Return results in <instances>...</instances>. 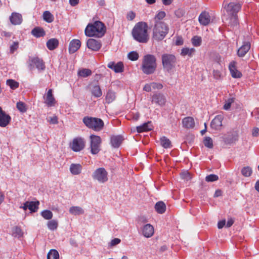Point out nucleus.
<instances>
[{
    "mask_svg": "<svg viewBox=\"0 0 259 259\" xmlns=\"http://www.w3.org/2000/svg\"><path fill=\"white\" fill-rule=\"evenodd\" d=\"M6 84L12 90H15L19 87V83L13 79H8Z\"/></svg>",
    "mask_w": 259,
    "mask_h": 259,
    "instance_id": "41",
    "label": "nucleus"
},
{
    "mask_svg": "<svg viewBox=\"0 0 259 259\" xmlns=\"http://www.w3.org/2000/svg\"><path fill=\"white\" fill-rule=\"evenodd\" d=\"M69 4L72 6H76L79 2V0H69Z\"/></svg>",
    "mask_w": 259,
    "mask_h": 259,
    "instance_id": "64",
    "label": "nucleus"
},
{
    "mask_svg": "<svg viewBox=\"0 0 259 259\" xmlns=\"http://www.w3.org/2000/svg\"><path fill=\"white\" fill-rule=\"evenodd\" d=\"M226 23L232 28L237 27L239 24L238 16L228 15V17L226 19Z\"/></svg>",
    "mask_w": 259,
    "mask_h": 259,
    "instance_id": "20",
    "label": "nucleus"
},
{
    "mask_svg": "<svg viewBox=\"0 0 259 259\" xmlns=\"http://www.w3.org/2000/svg\"><path fill=\"white\" fill-rule=\"evenodd\" d=\"M241 8V4L239 3L231 2L228 4L226 10L228 15H237V13Z\"/></svg>",
    "mask_w": 259,
    "mask_h": 259,
    "instance_id": "10",
    "label": "nucleus"
},
{
    "mask_svg": "<svg viewBox=\"0 0 259 259\" xmlns=\"http://www.w3.org/2000/svg\"><path fill=\"white\" fill-rule=\"evenodd\" d=\"M42 217L46 220H50L53 217L52 211L49 210H45L41 212Z\"/></svg>",
    "mask_w": 259,
    "mask_h": 259,
    "instance_id": "48",
    "label": "nucleus"
},
{
    "mask_svg": "<svg viewBox=\"0 0 259 259\" xmlns=\"http://www.w3.org/2000/svg\"><path fill=\"white\" fill-rule=\"evenodd\" d=\"M160 145L164 148H170L172 146L170 141L165 136H163L161 138H160Z\"/></svg>",
    "mask_w": 259,
    "mask_h": 259,
    "instance_id": "33",
    "label": "nucleus"
},
{
    "mask_svg": "<svg viewBox=\"0 0 259 259\" xmlns=\"http://www.w3.org/2000/svg\"><path fill=\"white\" fill-rule=\"evenodd\" d=\"M203 144L205 147L212 149L213 147V141L210 137H206L203 140Z\"/></svg>",
    "mask_w": 259,
    "mask_h": 259,
    "instance_id": "43",
    "label": "nucleus"
},
{
    "mask_svg": "<svg viewBox=\"0 0 259 259\" xmlns=\"http://www.w3.org/2000/svg\"><path fill=\"white\" fill-rule=\"evenodd\" d=\"M224 116L222 114L217 115L211 121L210 126L214 130H220L222 126V121L224 119Z\"/></svg>",
    "mask_w": 259,
    "mask_h": 259,
    "instance_id": "15",
    "label": "nucleus"
},
{
    "mask_svg": "<svg viewBox=\"0 0 259 259\" xmlns=\"http://www.w3.org/2000/svg\"><path fill=\"white\" fill-rule=\"evenodd\" d=\"M195 52L194 48H183L181 50V55L186 56L188 55L189 57H192Z\"/></svg>",
    "mask_w": 259,
    "mask_h": 259,
    "instance_id": "30",
    "label": "nucleus"
},
{
    "mask_svg": "<svg viewBox=\"0 0 259 259\" xmlns=\"http://www.w3.org/2000/svg\"><path fill=\"white\" fill-rule=\"evenodd\" d=\"M106 29L103 23L96 21L89 23L84 30L85 35L88 37H101L106 33Z\"/></svg>",
    "mask_w": 259,
    "mask_h": 259,
    "instance_id": "2",
    "label": "nucleus"
},
{
    "mask_svg": "<svg viewBox=\"0 0 259 259\" xmlns=\"http://www.w3.org/2000/svg\"><path fill=\"white\" fill-rule=\"evenodd\" d=\"M141 232L144 237L149 238L154 234V228H142Z\"/></svg>",
    "mask_w": 259,
    "mask_h": 259,
    "instance_id": "32",
    "label": "nucleus"
},
{
    "mask_svg": "<svg viewBox=\"0 0 259 259\" xmlns=\"http://www.w3.org/2000/svg\"><path fill=\"white\" fill-rule=\"evenodd\" d=\"M152 89V88L151 85V83L146 84L143 88V90L147 92H151Z\"/></svg>",
    "mask_w": 259,
    "mask_h": 259,
    "instance_id": "60",
    "label": "nucleus"
},
{
    "mask_svg": "<svg viewBox=\"0 0 259 259\" xmlns=\"http://www.w3.org/2000/svg\"><path fill=\"white\" fill-rule=\"evenodd\" d=\"M91 151L93 154H96L100 151V145L102 142L101 138L99 136L92 135L90 136Z\"/></svg>",
    "mask_w": 259,
    "mask_h": 259,
    "instance_id": "8",
    "label": "nucleus"
},
{
    "mask_svg": "<svg viewBox=\"0 0 259 259\" xmlns=\"http://www.w3.org/2000/svg\"><path fill=\"white\" fill-rule=\"evenodd\" d=\"M39 204V202L37 200L33 201V212L36 211L38 208V205Z\"/></svg>",
    "mask_w": 259,
    "mask_h": 259,
    "instance_id": "61",
    "label": "nucleus"
},
{
    "mask_svg": "<svg viewBox=\"0 0 259 259\" xmlns=\"http://www.w3.org/2000/svg\"><path fill=\"white\" fill-rule=\"evenodd\" d=\"M82 122L87 127L96 132L101 131L104 126V123L101 118L88 116L83 118Z\"/></svg>",
    "mask_w": 259,
    "mask_h": 259,
    "instance_id": "5",
    "label": "nucleus"
},
{
    "mask_svg": "<svg viewBox=\"0 0 259 259\" xmlns=\"http://www.w3.org/2000/svg\"><path fill=\"white\" fill-rule=\"evenodd\" d=\"M166 14L165 12L160 11H158L154 18V23L158 22H163L161 20L165 17Z\"/></svg>",
    "mask_w": 259,
    "mask_h": 259,
    "instance_id": "38",
    "label": "nucleus"
},
{
    "mask_svg": "<svg viewBox=\"0 0 259 259\" xmlns=\"http://www.w3.org/2000/svg\"><path fill=\"white\" fill-rule=\"evenodd\" d=\"M121 240L120 239L116 238L113 239H112L110 242V246H113L116 245H117L120 242Z\"/></svg>",
    "mask_w": 259,
    "mask_h": 259,
    "instance_id": "59",
    "label": "nucleus"
},
{
    "mask_svg": "<svg viewBox=\"0 0 259 259\" xmlns=\"http://www.w3.org/2000/svg\"><path fill=\"white\" fill-rule=\"evenodd\" d=\"M250 46L251 45L249 41H244L237 50L238 56L240 57H244L250 50Z\"/></svg>",
    "mask_w": 259,
    "mask_h": 259,
    "instance_id": "16",
    "label": "nucleus"
},
{
    "mask_svg": "<svg viewBox=\"0 0 259 259\" xmlns=\"http://www.w3.org/2000/svg\"><path fill=\"white\" fill-rule=\"evenodd\" d=\"M182 124L184 127L192 128L195 126V121L193 117H187L182 120Z\"/></svg>",
    "mask_w": 259,
    "mask_h": 259,
    "instance_id": "24",
    "label": "nucleus"
},
{
    "mask_svg": "<svg viewBox=\"0 0 259 259\" xmlns=\"http://www.w3.org/2000/svg\"><path fill=\"white\" fill-rule=\"evenodd\" d=\"M58 222L55 220H52L48 223V227H57Z\"/></svg>",
    "mask_w": 259,
    "mask_h": 259,
    "instance_id": "62",
    "label": "nucleus"
},
{
    "mask_svg": "<svg viewBox=\"0 0 259 259\" xmlns=\"http://www.w3.org/2000/svg\"><path fill=\"white\" fill-rule=\"evenodd\" d=\"M10 20L13 25H19L22 21V17L20 14L14 12L10 16Z\"/></svg>",
    "mask_w": 259,
    "mask_h": 259,
    "instance_id": "22",
    "label": "nucleus"
},
{
    "mask_svg": "<svg viewBox=\"0 0 259 259\" xmlns=\"http://www.w3.org/2000/svg\"><path fill=\"white\" fill-rule=\"evenodd\" d=\"M81 46V42L79 39H73L69 43V53L73 54L76 52Z\"/></svg>",
    "mask_w": 259,
    "mask_h": 259,
    "instance_id": "17",
    "label": "nucleus"
},
{
    "mask_svg": "<svg viewBox=\"0 0 259 259\" xmlns=\"http://www.w3.org/2000/svg\"><path fill=\"white\" fill-rule=\"evenodd\" d=\"M92 178L100 183H104L108 180V172L104 167L98 168L93 172Z\"/></svg>",
    "mask_w": 259,
    "mask_h": 259,
    "instance_id": "7",
    "label": "nucleus"
},
{
    "mask_svg": "<svg viewBox=\"0 0 259 259\" xmlns=\"http://www.w3.org/2000/svg\"><path fill=\"white\" fill-rule=\"evenodd\" d=\"M12 235L14 237H21L23 235V232L21 228H13L12 230Z\"/></svg>",
    "mask_w": 259,
    "mask_h": 259,
    "instance_id": "47",
    "label": "nucleus"
},
{
    "mask_svg": "<svg viewBox=\"0 0 259 259\" xmlns=\"http://www.w3.org/2000/svg\"><path fill=\"white\" fill-rule=\"evenodd\" d=\"M42 18L47 23H52L54 20V17L49 11H46L43 13Z\"/></svg>",
    "mask_w": 259,
    "mask_h": 259,
    "instance_id": "35",
    "label": "nucleus"
},
{
    "mask_svg": "<svg viewBox=\"0 0 259 259\" xmlns=\"http://www.w3.org/2000/svg\"><path fill=\"white\" fill-rule=\"evenodd\" d=\"M151 85L152 89L160 90L163 88V85L161 83L159 82H151Z\"/></svg>",
    "mask_w": 259,
    "mask_h": 259,
    "instance_id": "55",
    "label": "nucleus"
},
{
    "mask_svg": "<svg viewBox=\"0 0 259 259\" xmlns=\"http://www.w3.org/2000/svg\"><path fill=\"white\" fill-rule=\"evenodd\" d=\"M47 120L50 124H56L58 123V118L56 115L48 117Z\"/></svg>",
    "mask_w": 259,
    "mask_h": 259,
    "instance_id": "50",
    "label": "nucleus"
},
{
    "mask_svg": "<svg viewBox=\"0 0 259 259\" xmlns=\"http://www.w3.org/2000/svg\"><path fill=\"white\" fill-rule=\"evenodd\" d=\"M35 66L38 71L44 70L45 69V63L42 59L35 57L33 58V66Z\"/></svg>",
    "mask_w": 259,
    "mask_h": 259,
    "instance_id": "25",
    "label": "nucleus"
},
{
    "mask_svg": "<svg viewBox=\"0 0 259 259\" xmlns=\"http://www.w3.org/2000/svg\"><path fill=\"white\" fill-rule=\"evenodd\" d=\"M11 120V116L4 111L2 107H0V126L2 127L7 126Z\"/></svg>",
    "mask_w": 259,
    "mask_h": 259,
    "instance_id": "11",
    "label": "nucleus"
},
{
    "mask_svg": "<svg viewBox=\"0 0 259 259\" xmlns=\"http://www.w3.org/2000/svg\"><path fill=\"white\" fill-rule=\"evenodd\" d=\"M88 48L92 51H98L101 48L102 44L100 40L93 38H89L87 42Z\"/></svg>",
    "mask_w": 259,
    "mask_h": 259,
    "instance_id": "13",
    "label": "nucleus"
},
{
    "mask_svg": "<svg viewBox=\"0 0 259 259\" xmlns=\"http://www.w3.org/2000/svg\"><path fill=\"white\" fill-rule=\"evenodd\" d=\"M252 136L257 137L259 135V128L258 127H254L252 130Z\"/></svg>",
    "mask_w": 259,
    "mask_h": 259,
    "instance_id": "63",
    "label": "nucleus"
},
{
    "mask_svg": "<svg viewBox=\"0 0 259 259\" xmlns=\"http://www.w3.org/2000/svg\"><path fill=\"white\" fill-rule=\"evenodd\" d=\"M235 101V98H230L226 100L223 107V109L226 110H228L230 109L231 104Z\"/></svg>",
    "mask_w": 259,
    "mask_h": 259,
    "instance_id": "44",
    "label": "nucleus"
},
{
    "mask_svg": "<svg viewBox=\"0 0 259 259\" xmlns=\"http://www.w3.org/2000/svg\"><path fill=\"white\" fill-rule=\"evenodd\" d=\"M123 138L121 136H112L110 138V143L114 148H118L122 143Z\"/></svg>",
    "mask_w": 259,
    "mask_h": 259,
    "instance_id": "21",
    "label": "nucleus"
},
{
    "mask_svg": "<svg viewBox=\"0 0 259 259\" xmlns=\"http://www.w3.org/2000/svg\"><path fill=\"white\" fill-rule=\"evenodd\" d=\"M91 92L92 95L96 98L100 97L102 95L101 89L98 85L93 87Z\"/></svg>",
    "mask_w": 259,
    "mask_h": 259,
    "instance_id": "37",
    "label": "nucleus"
},
{
    "mask_svg": "<svg viewBox=\"0 0 259 259\" xmlns=\"http://www.w3.org/2000/svg\"><path fill=\"white\" fill-rule=\"evenodd\" d=\"M219 180V177L214 174H210L209 175L205 177V181L206 182H214Z\"/></svg>",
    "mask_w": 259,
    "mask_h": 259,
    "instance_id": "51",
    "label": "nucleus"
},
{
    "mask_svg": "<svg viewBox=\"0 0 259 259\" xmlns=\"http://www.w3.org/2000/svg\"><path fill=\"white\" fill-rule=\"evenodd\" d=\"M229 70L232 77L235 78H241L242 74L240 71L237 70L236 62L232 61L229 65Z\"/></svg>",
    "mask_w": 259,
    "mask_h": 259,
    "instance_id": "12",
    "label": "nucleus"
},
{
    "mask_svg": "<svg viewBox=\"0 0 259 259\" xmlns=\"http://www.w3.org/2000/svg\"><path fill=\"white\" fill-rule=\"evenodd\" d=\"M168 31V26L165 22L154 23L152 38L156 41L162 40L167 34Z\"/></svg>",
    "mask_w": 259,
    "mask_h": 259,
    "instance_id": "4",
    "label": "nucleus"
},
{
    "mask_svg": "<svg viewBox=\"0 0 259 259\" xmlns=\"http://www.w3.org/2000/svg\"><path fill=\"white\" fill-rule=\"evenodd\" d=\"M46 35L44 29L40 27H36L33 28V36L36 37H43Z\"/></svg>",
    "mask_w": 259,
    "mask_h": 259,
    "instance_id": "34",
    "label": "nucleus"
},
{
    "mask_svg": "<svg viewBox=\"0 0 259 259\" xmlns=\"http://www.w3.org/2000/svg\"><path fill=\"white\" fill-rule=\"evenodd\" d=\"M23 208L24 210L28 209L30 213L32 212V201L26 202L24 204Z\"/></svg>",
    "mask_w": 259,
    "mask_h": 259,
    "instance_id": "53",
    "label": "nucleus"
},
{
    "mask_svg": "<svg viewBox=\"0 0 259 259\" xmlns=\"http://www.w3.org/2000/svg\"><path fill=\"white\" fill-rule=\"evenodd\" d=\"M198 21L201 25H208L211 22V17L209 13L206 11L201 12L199 16Z\"/></svg>",
    "mask_w": 259,
    "mask_h": 259,
    "instance_id": "14",
    "label": "nucleus"
},
{
    "mask_svg": "<svg viewBox=\"0 0 259 259\" xmlns=\"http://www.w3.org/2000/svg\"><path fill=\"white\" fill-rule=\"evenodd\" d=\"M16 107H17V109L20 112H22V113L25 112L27 111V110L28 109V106H27V105L25 103L21 102V101H19V102H17V105H16Z\"/></svg>",
    "mask_w": 259,
    "mask_h": 259,
    "instance_id": "40",
    "label": "nucleus"
},
{
    "mask_svg": "<svg viewBox=\"0 0 259 259\" xmlns=\"http://www.w3.org/2000/svg\"><path fill=\"white\" fill-rule=\"evenodd\" d=\"M157 68L156 57L151 54L144 56L141 69L143 72L147 75L152 74L155 72Z\"/></svg>",
    "mask_w": 259,
    "mask_h": 259,
    "instance_id": "3",
    "label": "nucleus"
},
{
    "mask_svg": "<svg viewBox=\"0 0 259 259\" xmlns=\"http://www.w3.org/2000/svg\"><path fill=\"white\" fill-rule=\"evenodd\" d=\"M214 78L217 80L221 79L223 77L222 74L220 70H214L212 72Z\"/></svg>",
    "mask_w": 259,
    "mask_h": 259,
    "instance_id": "52",
    "label": "nucleus"
},
{
    "mask_svg": "<svg viewBox=\"0 0 259 259\" xmlns=\"http://www.w3.org/2000/svg\"><path fill=\"white\" fill-rule=\"evenodd\" d=\"M47 47L50 50H54L59 45V41L56 38H51L47 42Z\"/></svg>",
    "mask_w": 259,
    "mask_h": 259,
    "instance_id": "28",
    "label": "nucleus"
},
{
    "mask_svg": "<svg viewBox=\"0 0 259 259\" xmlns=\"http://www.w3.org/2000/svg\"><path fill=\"white\" fill-rule=\"evenodd\" d=\"M161 61L163 69L169 72L175 67L177 58L173 54L164 53L161 56Z\"/></svg>",
    "mask_w": 259,
    "mask_h": 259,
    "instance_id": "6",
    "label": "nucleus"
},
{
    "mask_svg": "<svg viewBox=\"0 0 259 259\" xmlns=\"http://www.w3.org/2000/svg\"><path fill=\"white\" fill-rule=\"evenodd\" d=\"M128 58L132 61H136L139 58V54L135 51L131 52L128 54Z\"/></svg>",
    "mask_w": 259,
    "mask_h": 259,
    "instance_id": "49",
    "label": "nucleus"
},
{
    "mask_svg": "<svg viewBox=\"0 0 259 259\" xmlns=\"http://www.w3.org/2000/svg\"><path fill=\"white\" fill-rule=\"evenodd\" d=\"M69 212L73 215H80L84 213L83 209L79 206H72L69 208Z\"/></svg>",
    "mask_w": 259,
    "mask_h": 259,
    "instance_id": "31",
    "label": "nucleus"
},
{
    "mask_svg": "<svg viewBox=\"0 0 259 259\" xmlns=\"http://www.w3.org/2000/svg\"><path fill=\"white\" fill-rule=\"evenodd\" d=\"M18 42H14L13 44L10 46V53L13 54L18 48Z\"/></svg>",
    "mask_w": 259,
    "mask_h": 259,
    "instance_id": "54",
    "label": "nucleus"
},
{
    "mask_svg": "<svg viewBox=\"0 0 259 259\" xmlns=\"http://www.w3.org/2000/svg\"><path fill=\"white\" fill-rule=\"evenodd\" d=\"M193 45L195 47H199L201 44V38L198 36H194L191 39Z\"/></svg>",
    "mask_w": 259,
    "mask_h": 259,
    "instance_id": "46",
    "label": "nucleus"
},
{
    "mask_svg": "<svg viewBox=\"0 0 259 259\" xmlns=\"http://www.w3.org/2000/svg\"><path fill=\"white\" fill-rule=\"evenodd\" d=\"M184 14V11L182 9H178L175 12V15L178 18L183 17Z\"/></svg>",
    "mask_w": 259,
    "mask_h": 259,
    "instance_id": "58",
    "label": "nucleus"
},
{
    "mask_svg": "<svg viewBox=\"0 0 259 259\" xmlns=\"http://www.w3.org/2000/svg\"><path fill=\"white\" fill-rule=\"evenodd\" d=\"M70 171L74 175H77L80 174L82 166L80 164L72 163L70 166Z\"/></svg>",
    "mask_w": 259,
    "mask_h": 259,
    "instance_id": "27",
    "label": "nucleus"
},
{
    "mask_svg": "<svg viewBox=\"0 0 259 259\" xmlns=\"http://www.w3.org/2000/svg\"><path fill=\"white\" fill-rule=\"evenodd\" d=\"M135 17V13L133 11H130L127 13L126 18L128 20L132 21L134 19Z\"/></svg>",
    "mask_w": 259,
    "mask_h": 259,
    "instance_id": "56",
    "label": "nucleus"
},
{
    "mask_svg": "<svg viewBox=\"0 0 259 259\" xmlns=\"http://www.w3.org/2000/svg\"><path fill=\"white\" fill-rule=\"evenodd\" d=\"M136 129L137 132L139 133L149 131L152 129L151 122H146L141 125L138 126H137Z\"/></svg>",
    "mask_w": 259,
    "mask_h": 259,
    "instance_id": "26",
    "label": "nucleus"
},
{
    "mask_svg": "<svg viewBox=\"0 0 259 259\" xmlns=\"http://www.w3.org/2000/svg\"><path fill=\"white\" fill-rule=\"evenodd\" d=\"M184 43L183 39L182 36H178L176 37V45L177 46H181Z\"/></svg>",
    "mask_w": 259,
    "mask_h": 259,
    "instance_id": "57",
    "label": "nucleus"
},
{
    "mask_svg": "<svg viewBox=\"0 0 259 259\" xmlns=\"http://www.w3.org/2000/svg\"><path fill=\"white\" fill-rule=\"evenodd\" d=\"M47 259H59L58 251L55 249L50 250L47 254Z\"/></svg>",
    "mask_w": 259,
    "mask_h": 259,
    "instance_id": "36",
    "label": "nucleus"
},
{
    "mask_svg": "<svg viewBox=\"0 0 259 259\" xmlns=\"http://www.w3.org/2000/svg\"><path fill=\"white\" fill-rule=\"evenodd\" d=\"M115 98V93L112 91L109 90L106 96V102L108 104H110L114 101Z\"/></svg>",
    "mask_w": 259,
    "mask_h": 259,
    "instance_id": "39",
    "label": "nucleus"
},
{
    "mask_svg": "<svg viewBox=\"0 0 259 259\" xmlns=\"http://www.w3.org/2000/svg\"><path fill=\"white\" fill-rule=\"evenodd\" d=\"M92 74V71L89 69H82L80 70H79L78 72V75L80 76L83 77H86L90 75H91Z\"/></svg>",
    "mask_w": 259,
    "mask_h": 259,
    "instance_id": "42",
    "label": "nucleus"
},
{
    "mask_svg": "<svg viewBox=\"0 0 259 259\" xmlns=\"http://www.w3.org/2000/svg\"><path fill=\"white\" fill-rule=\"evenodd\" d=\"M148 28V26L146 22L137 23L132 30L134 38L139 42H147L149 39Z\"/></svg>",
    "mask_w": 259,
    "mask_h": 259,
    "instance_id": "1",
    "label": "nucleus"
},
{
    "mask_svg": "<svg viewBox=\"0 0 259 259\" xmlns=\"http://www.w3.org/2000/svg\"><path fill=\"white\" fill-rule=\"evenodd\" d=\"M241 174L244 177H249L252 174V169L249 166L244 167L241 169Z\"/></svg>",
    "mask_w": 259,
    "mask_h": 259,
    "instance_id": "45",
    "label": "nucleus"
},
{
    "mask_svg": "<svg viewBox=\"0 0 259 259\" xmlns=\"http://www.w3.org/2000/svg\"><path fill=\"white\" fill-rule=\"evenodd\" d=\"M53 91L52 89H49L47 93L46 97L45 100V103L48 107L54 106L56 103V100L53 95Z\"/></svg>",
    "mask_w": 259,
    "mask_h": 259,
    "instance_id": "18",
    "label": "nucleus"
},
{
    "mask_svg": "<svg viewBox=\"0 0 259 259\" xmlns=\"http://www.w3.org/2000/svg\"><path fill=\"white\" fill-rule=\"evenodd\" d=\"M85 142L83 138L76 137L74 138L70 144V148L74 152H79L84 149Z\"/></svg>",
    "mask_w": 259,
    "mask_h": 259,
    "instance_id": "9",
    "label": "nucleus"
},
{
    "mask_svg": "<svg viewBox=\"0 0 259 259\" xmlns=\"http://www.w3.org/2000/svg\"><path fill=\"white\" fill-rule=\"evenodd\" d=\"M152 102L159 105L163 106L165 103V99L162 94H156L153 96Z\"/></svg>",
    "mask_w": 259,
    "mask_h": 259,
    "instance_id": "23",
    "label": "nucleus"
},
{
    "mask_svg": "<svg viewBox=\"0 0 259 259\" xmlns=\"http://www.w3.org/2000/svg\"><path fill=\"white\" fill-rule=\"evenodd\" d=\"M108 67L116 73L122 72L123 71V64L122 62H119L117 63L110 62L108 64Z\"/></svg>",
    "mask_w": 259,
    "mask_h": 259,
    "instance_id": "19",
    "label": "nucleus"
},
{
    "mask_svg": "<svg viewBox=\"0 0 259 259\" xmlns=\"http://www.w3.org/2000/svg\"><path fill=\"white\" fill-rule=\"evenodd\" d=\"M154 208L157 213L162 214L166 210V205L163 201H158L155 204Z\"/></svg>",
    "mask_w": 259,
    "mask_h": 259,
    "instance_id": "29",
    "label": "nucleus"
}]
</instances>
